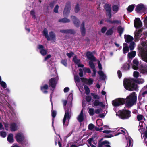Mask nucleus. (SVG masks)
<instances>
[{"label":"nucleus","mask_w":147,"mask_h":147,"mask_svg":"<svg viewBox=\"0 0 147 147\" xmlns=\"http://www.w3.org/2000/svg\"><path fill=\"white\" fill-rule=\"evenodd\" d=\"M104 130L103 132L106 134H109L111 132L117 131V133L115 135H107L105 136L107 138H109L114 136H117L121 134L124 135L126 138V139L129 142L128 146H130L131 145L132 142V139L131 138L129 137L128 136V134L127 131L124 129L117 128L114 129H111L110 130L108 126L104 125L103 126Z\"/></svg>","instance_id":"obj_1"},{"label":"nucleus","mask_w":147,"mask_h":147,"mask_svg":"<svg viewBox=\"0 0 147 147\" xmlns=\"http://www.w3.org/2000/svg\"><path fill=\"white\" fill-rule=\"evenodd\" d=\"M139 48L142 59L147 62V43L145 40L142 41L141 45Z\"/></svg>","instance_id":"obj_2"},{"label":"nucleus","mask_w":147,"mask_h":147,"mask_svg":"<svg viewBox=\"0 0 147 147\" xmlns=\"http://www.w3.org/2000/svg\"><path fill=\"white\" fill-rule=\"evenodd\" d=\"M125 88L127 90H137L138 87L137 84L134 83L131 79H125L123 82Z\"/></svg>","instance_id":"obj_3"},{"label":"nucleus","mask_w":147,"mask_h":147,"mask_svg":"<svg viewBox=\"0 0 147 147\" xmlns=\"http://www.w3.org/2000/svg\"><path fill=\"white\" fill-rule=\"evenodd\" d=\"M136 100V95L133 92L127 97L126 105L128 107H131L135 104Z\"/></svg>","instance_id":"obj_4"},{"label":"nucleus","mask_w":147,"mask_h":147,"mask_svg":"<svg viewBox=\"0 0 147 147\" xmlns=\"http://www.w3.org/2000/svg\"><path fill=\"white\" fill-rule=\"evenodd\" d=\"M131 112L128 110H123L122 111H119L116 113V115L122 119H128L131 116Z\"/></svg>","instance_id":"obj_5"},{"label":"nucleus","mask_w":147,"mask_h":147,"mask_svg":"<svg viewBox=\"0 0 147 147\" xmlns=\"http://www.w3.org/2000/svg\"><path fill=\"white\" fill-rule=\"evenodd\" d=\"M15 137L16 141L19 143L25 145L28 144L27 141L24 140V135L21 132L17 133L16 134Z\"/></svg>","instance_id":"obj_6"},{"label":"nucleus","mask_w":147,"mask_h":147,"mask_svg":"<svg viewBox=\"0 0 147 147\" xmlns=\"http://www.w3.org/2000/svg\"><path fill=\"white\" fill-rule=\"evenodd\" d=\"M65 108V113L63 121V124L64 126L67 127L68 125L69 121L70 118V109H68L66 108Z\"/></svg>","instance_id":"obj_7"},{"label":"nucleus","mask_w":147,"mask_h":147,"mask_svg":"<svg viewBox=\"0 0 147 147\" xmlns=\"http://www.w3.org/2000/svg\"><path fill=\"white\" fill-rule=\"evenodd\" d=\"M125 100L123 98H119L116 99L112 102L113 105L114 106H118L124 104Z\"/></svg>","instance_id":"obj_8"},{"label":"nucleus","mask_w":147,"mask_h":147,"mask_svg":"<svg viewBox=\"0 0 147 147\" xmlns=\"http://www.w3.org/2000/svg\"><path fill=\"white\" fill-rule=\"evenodd\" d=\"M4 125L6 130H8L9 126L10 127V129L11 131H15L17 129V125L14 123H11L9 125L5 124Z\"/></svg>","instance_id":"obj_9"},{"label":"nucleus","mask_w":147,"mask_h":147,"mask_svg":"<svg viewBox=\"0 0 147 147\" xmlns=\"http://www.w3.org/2000/svg\"><path fill=\"white\" fill-rule=\"evenodd\" d=\"M145 9V6L142 4H139L138 5L136 8V11L138 13L143 12Z\"/></svg>","instance_id":"obj_10"},{"label":"nucleus","mask_w":147,"mask_h":147,"mask_svg":"<svg viewBox=\"0 0 147 147\" xmlns=\"http://www.w3.org/2000/svg\"><path fill=\"white\" fill-rule=\"evenodd\" d=\"M58 80V77L52 78L49 81V84L50 86L53 88H54L56 86Z\"/></svg>","instance_id":"obj_11"},{"label":"nucleus","mask_w":147,"mask_h":147,"mask_svg":"<svg viewBox=\"0 0 147 147\" xmlns=\"http://www.w3.org/2000/svg\"><path fill=\"white\" fill-rule=\"evenodd\" d=\"M134 25L136 28H140L142 26V23L139 18H137L134 21Z\"/></svg>","instance_id":"obj_12"},{"label":"nucleus","mask_w":147,"mask_h":147,"mask_svg":"<svg viewBox=\"0 0 147 147\" xmlns=\"http://www.w3.org/2000/svg\"><path fill=\"white\" fill-rule=\"evenodd\" d=\"M38 49L39 50L40 53L43 56L45 55L47 53V51L44 49V47L39 45L37 47Z\"/></svg>","instance_id":"obj_13"},{"label":"nucleus","mask_w":147,"mask_h":147,"mask_svg":"<svg viewBox=\"0 0 147 147\" xmlns=\"http://www.w3.org/2000/svg\"><path fill=\"white\" fill-rule=\"evenodd\" d=\"M93 52L88 51L86 54V57L89 59L93 61H96V59L94 56L93 55Z\"/></svg>","instance_id":"obj_14"},{"label":"nucleus","mask_w":147,"mask_h":147,"mask_svg":"<svg viewBox=\"0 0 147 147\" xmlns=\"http://www.w3.org/2000/svg\"><path fill=\"white\" fill-rule=\"evenodd\" d=\"M145 123L142 121L140 122L139 125V131L141 134L143 133L144 129L145 127Z\"/></svg>","instance_id":"obj_15"},{"label":"nucleus","mask_w":147,"mask_h":147,"mask_svg":"<svg viewBox=\"0 0 147 147\" xmlns=\"http://www.w3.org/2000/svg\"><path fill=\"white\" fill-rule=\"evenodd\" d=\"M73 61L76 64L78 65V67H84V65L80 63V60L77 59L76 56L74 57L73 59Z\"/></svg>","instance_id":"obj_16"},{"label":"nucleus","mask_w":147,"mask_h":147,"mask_svg":"<svg viewBox=\"0 0 147 147\" xmlns=\"http://www.w3.org/2000/svg\"><path fill=\"white\" fill-rule=\"evenodd\" d=\"M93 107L99 106L102 108H104L105 105L102 102H100L98 100H95L93 103Z\"/></svg>","instance_id":"obj_17"},{"label":"nucleus","mask_w":147,"mask_h":147,"mask_svg":"<svg viewBox=\"0 0 147 147\" xmlns=\"http://www.w3.org/2000/svg\"><path fill=\"white\" fill-rule=\"evenodd\" d=\"M141 32V30H136L135 32L134 33V37L136 40L138 41L139 40L140 37V36Z\"/></svg>","instance_id":"obj_18"},{"label":"nucleus","mask_w":147,"mask_h":147,"mask_svg":"<svg viewBox=\"0 0 147 147\" xmlns=\"http://www.w3.org/2000/svg\"><path fill=\"white\" fill-rule=\"evenodd\" d=\"M105 8L107 12L109 18H110L111 17L110 6L108 4H106L105 6Z\"/></svg>","instance_id":"obj_19"},{"label":"nucleus","mask_w":147,"mask_h":147,"mask_svg":"<svg viewBox=\"0 0 147 147\" xmlns=\"http://www.w3.org/2000/svg\"><path fill=\"white\" fill-rule=\"evenodd\" d=\"M133 64L132 66V68L134 70H137L138 69V66L139 64V62L138 60L136 59L133 60Z\"/></svg>","instance_id":"obj_20"},{"label":"nucleus","mask_w":147,"mask_h":147,"mask_svg":"<svg viewBox=\"0 0 147 147\" xmlns=\"http://www.w3.org/2000/svg\"><path fill=\"white\" fill-rule=\"evenodd\" d=\"M49 41L51 40L53 42H55V36L54 33L53 32H51L49 33Z\"/></svg>","instance_id":"obj_21"},{"label":"nucleus","mask_w":147,"mask_h":147,"mask_svg":"<svg viewBox=\"0 0 147 147\" xmlns=\"http://www.w3.org/2000/svg\"><path fill=\"white\" fill-rule=\"evenodd\" d=\"M125 42L127 43L130 42L133 40V37L129 35H125Z\"/></svg>","instance_id":"obj_22"},{"label":"nucleus","mask_w":147,"mask_h":147,"mask_svg":"<svg viewBox=\"0 0 147 147\" xmlns=\"http://www.w3.org/2000/svg\"><path fill=\"white\" fill-rule=\"evenodd\" d=\"M70 9V6L69 5H68V6H67L65 7L63 13L64 16H66L69 15Z\"/></svg>","instance_id":"obj_23"},{"label":"nucleus","mask_w":147,"mask_h":147,"mask_svg":"<svg viewBox=\"0 0 147 147\" xmlns=\"http://www.w3.org/2000/svg\"><path fill=\"white\" fill-rule=\"evenodd\" d=\"M123 51L124 54H126L129 51V48L126 43H125L123 44Z\"/></svg>","instance_id":"obj_24"},{"label":"nucleus","mask_w":147,"mask_h":147,"mask_svg":"<svg viewBox=\"0 0 147 147\" xmlns=\"http://www.w3.org/2000/svg\"><path fill=\"white\" fill-rule=\"evenodd\" d=\"M71 18L74 22L76 26L78 27L79 26L80 22L74 16H71Z\"/></svg>","instance_id":"obj_25"},{"label":"nucleus","mask_w":147,"mask_h":147,"mask_svg":"<svg viewBox=\"0 0 147 147\" xmlns=\"http://www.w3.org/2000/svg\"><path fill=\"white\" fill-rule=\"evenodd\" d=\"M61 32L64 33H71L72 34H74V31L72 30H62L60 31Z\"/></svg>","instance_id":"obj_26"},{"label":"nucleus","mask_w":147,"mask_h":147,"mask_svg":"<svg viewBox=\"0 0 147 147\" xmlns=\"http://www.w3.org/2000/svg\"><path fill=\"white\" fill-rule=\"evenodd\" d=\"M48 88V86L47 84H45L43 86H41V89L43 93L46 94L47 93V91L46 90Z\"/></svg>","instance_id":"obj_27"},{"label":"nucleus","mask_w":147,"mask_h":147,"mask_svg":"<svg viewBox=\"0 0 147 147\" xmlns=\"http://www.w3.org/2000/svg\"><path fill=\"white\" fill-rule=\"evenodd\" d=\"M43 35L44 36H45L48 40H49L50 38L48 34V30L47 29L45 28L43 30Z\"/></svg>","instance_id":"obj_28"},{"label":"nucleus","mask_w":147,"mask_h":147,"mask_svg":"<svg viewBox=\"0 0 147 147\" xmlns=\"http://www.w3.org/2000/svg\"><path fill=\"white\" fill-rule=\"evenodd\" d=\"M7 140L10 143H11L13 142L14 140L12 134H10L8 135L7 137Z\"/></svg>","instance_id":"obj_29"},{"label":"nucleus","mask_w":147,"mask_h":147,"mask_svg":"<svg viewBox=\"0 0 147 147\" xmlns=\"http://www.w3.org/2000/svg\"><path fill=\"white\" fill-rule=\"evenodd\" d=\"M82 111H83L82 110L81 111L80 113L78 115L77 117V119L78 121L80 122L82 121L84 119V117Z\"/></svg>","instance_id":"obj_30"},{"label":"nucleus","mask_w":147,"mask_h":147,"mask_svg":"<svg viewBox=\"0 0 147 147\" xmlns=\"http://www.w3.org/2000/svg\"><path fill=\"white\" fill-rule=\"evenodd\" d=\"M73 100V94L72 93H71L69 95L67 99V102L69 103L68 104L71 105V104L72 101Z\"/></svg>","instance_id":"obj_31"},{"label":"nucleus","mask_w":147,"mask_h":147,"mask_svg":"<svg viewBox=\"0 0 147 147\" xmlns=\"http://www.w3.org/2000/svg\"><path fill=\"white\" fill-rule=\"evenodd\" d=\"M81 31L82 35H84L85 33V29L84 26V22H82L81 25Z\"/></svg>","instance_id":"obj_32"},{"label":"nucleus","mask_w":147,"mask_h":147,"mask_svg":"<svg viewBox=\"0 0 147 147\" xmlns=\"http://www.w3.org/2000/svg\"><path fill=\"white\" fill-rule=\"evenodd\" d=\"M136 54V52L132 51L128 53V57L129 58H132L135 56Z\"/></svg>","instance_id":"obj_33"},{"label":"nucleus","mask_w":147,"mask_h":147,"mask_svg":"<svg viewBox=\"0 0 147 147\" xmlns=\"http://www.w3.org/2000/svg\"><path fill=\"white\" fill-rule=\"evenodd\" d=\"M98 73L102 79H104L106 78V75L102 71H98Z\"/></svg>","instance_id":"obj_34"},{"label":"nucleus","mask_w":147,"mask_h":147,"mask_svg":"<svg viewBox=\"0 0 147 147\" xmlns=\"http://www.w3.org/2000/svg\"><path fill=\"white\" fill-rule=\"evenodd\" d=\"M140 71L142 74H147V66L142 67L140 70Z\"/></svg>","instance_id":"obj_35"},{"label":"nucleus","mask_w":147,"mask_h":147,"mask_svg":"<svg viewBox=\"0 0 147 147\" xmlns=\"http://www.w3.org/2000/svg\"><path fill=\"white\" fill-rule=\"evenodd\" d=\"M134 7V5H131L129 6L127 9V11L128 12H132Z\"/></svg>","instance_id":"obj_36"},{"label":"nucleus","mask_w":147,"mask_h":147,"mask_svg":"<svg viewBox=\"0 0 147 147\" xmlns=\"http://www.w3.org/2000/svg\"><path fill=\"white\" fill-rule=\"evenodd\" d=\"M59 21L61 22L66 23L69 22V20L67 19L66 18H65L62 19H59Z\"/></svg>","instance_id":"obj_37"},{"label":"nucleus","mask_w":147,"mask_h":147,"mask_svg":"<svg viewBox=\"0 0 147 147\" xmlns=\"http://www.w3.org/2000/svg\"><path fill=\"white\" fill-rule=\"evenodd\" d=\"M85 82L88 85H90L92 84L93 81V80L91 78L89 79H85Z\"/></svg>","instance_id":"obj_38"},{"label":"nucleus","mask_w":147,"mask_h":147,"mask_svg":"<svg viewBox=\"0 0 147 147\" xmlns=\"http://www.w3.org/2000/svg\"><path fill=\"white\" fill-rule=\"evenodd\" d=\"M74 79L77 85L78 86V83L80 82V79L78 76H74Z\"/></svg>","instance_id":"obj_39"},{"label":"nucleus","mask_w":147,"mask_h":147,"mask_svg":"<svg viewBox=\"0 0 147 147\" xmlns=\"http://www.w3.org/2000/svg\"><path fill=\"white\" fill-rule=\"evenodd\" d=\"M135 82L136 83L139 84H141L143 83L144 81L143 79H139L136 80Z\"/></svg>","instance_id":"obj_40"},{"label":"nucleus","mask_w":147,"mask_h":147,"mask_svg":"<svg viewBox=\"0 0 147 147\" xmlns=\"http://www.w3.org/2000/svg\"><path fill=\"white\" fill-rule=\"evenodd\" d=\"M92 61L91 60L89 62V65L90 66V67L91 68L93 69H95V65L94 63H93Z\"/></svg>","instance_id":"obj_41"},{"label":"nucleus","mask_w":147,"mask_h":147,"mask_svg":"<svg viewBox=\"0 0 147 147\" xmlns=\"http://www.w3.org/2000/svg\"><path fill=\"white\" fill-rule=\"evenodd\" d=\"M88 112L90 115L91 116H93L94 113V109L93 108H89Z\"/></svg>","instance_id":"obj_42"},{"label":"nucleus","mask_w":147,"mask_h":147,"mask_svg":"<svg viewBox=\"0 0 147 147\" xmlns=\"http://www.w3.org/2000/svg\"><path fill=\"white\" fill-rule=\"evenodd\" d=\"M129 65L127 63L125 64L123 66L122 68L124 70H128L129 68Z\"/></svg>","instance_id":"obj_43"},{"label":"nucleus","mask_w":147,"mask_h":147,"mask_svg":"<svg viewBox=\"0 0 147 147\" xmlns=\"http://www.w3.org/2000/svg\"><path fill=\"white\" fill-rule=\"evenodd\" d=\"M135 44L133 42H131L130 44V45L129 46V48L131 50H132L134 49L135 46Z\"/></svg>","instance_id":"obj_44"},{"label":"nucleus","mask_w":147,"mask_h":147,"mask_svg":"<svg viewBox=\"0 0 147 147\" xmlns=\"http://www.w3.org/2000/svg\"><path fill=\"white\" fill-rule=\"evenodd\" d=\"M0 84L4 88H5L7 87V85L6 83L3 81H2L0 82Z\"/></svg>","instance_id":"obj_45"},{"label":"nucleus","mask_w":147,"mask_h":147,"mask_svg":"<svg viewBox=\"0 0 147 147\" xmlns=\"http://www.w3.org/2000/svg\"><path fill=\"white\" fill-rule=\"evenodd\" d=\"M137 118L138 121H140L144 119V117L142 115L139 114L137 115Z\"/></svg>","instance_id":"obj_46"},{"label":"nucleus","mask_w":147,"mask_h":147,"mask_svg":"<svg viewBox=\"0 0 147 147\" xmlns=\"http://www.w3.org/2000/svg\"><path fill=\"white\" fill-rule=\"evenodd\" d=\"M118 30L119 33L120 35L121 36V34L123 31L124 28H123L121 26H120L118 28Z\"/></svg>","instance_id":"obj_47"},{"label":"nucleus","mask_w":147,"mask_h":147,"mask_svg":"<svg viewBox=\"0 0 147 147\" xmlns=\"http://www.w3.org/2000/svg\"><path fill=\"white\" fill-rule=\"evenodd\" d=\"M84 88L85 90L86 94H88L90 92V90L88 87L86 86H84Z\"/></svg>","instance_id":"obj_48"},{"label":"nucleus","mask_w":147,"mask_h":147,"mask_svg":"<svg viewBox=\"0 0 147 147\" xmlns=\"http://www.w3.org/2000/svg\"><path fill=\"white\" fill-rule=\"evenodd\" d=\"M113 11L115 13L119 9V7L117 5H114L113 8Z\"/></svg>","instance_id":"obj_49"},{"label":"nucleus","mask_w":147,"mask_h":147,"mask_svg":"<svg viewBox=\"0 0 147 147\" xmlns=\"http://www.w3.org/2000/svg\"><path fill=\"white\" fill-rule=\"evenodd\" d=\"M67 60L66 59H64L62 60L61 63L65 66H66L67 65Z\"/></svg>","instance_id":"obj_50"},{"label":"nucleus","mask_w":147,"mask_h":147,"mask_svg":"<svg viewBox=\"0 0 147 147\" xmlns=\"http://www.w3.org/2000/svg\"><path fill=\"white\" fill-rule=\"evenodd\" d=\"M83 70L84 72L85 73H91V71L90 69L89 68H84L83 69Z\"/></svg>","instance_id":"obj_51"},{"label":"nucleus","mask_w":147,"mask_h":147,"mask_svg":"<svg viewBox=\"0 0 147 147\" xmlns=\"http://www.w3.org/2000/svg\"><path fill=\"white\" fill-rule=\"evenodd\" d=\"M94 127V125L92 124H89L88 126V129L92 130Z\"/></svg>","instance_id":"obj_52"},{"label":"nucleus","mask_w":147,"mask_h":147,"mask_svg":"<svg viewBox=\"0 0 147 147\" xmlns=\"http://www.w3.org/2000/svg\"><path fill=\"white\" fill-rule=\"evenodd\" d=\"M133 76L134 77L138 78L139 76V73L137 71H134L133 73Z\"/></svg>","instance_id":"obj_53"},{"label":"nucleus","mask_w":147,"mask_h":147,"mask_svg":"<svg viewBox=\"0 0 147 147\" xmlns=\"http://www.w3.org/2000/svg\"><path fill=\"white\" fill-rule=\"evenodd\" d=\"M113 32L112 29H109L107 31L106 34L107 35H111L113 33Z\"/></svg>","instance_id":"obj_54"},{"label":"nucleus","mask_w":147,"mask_h":147,"mask_svg":"<svg viewBox=\"0 0 147 147\" xmlns=\"http://www.w3.org/2000/svg\"><path fill=\"white\" fill-rule=\"evenodd\" d=\"M0 135L3 137H5L6 136V133L5 132L1 131L0 133Z\"/></svg>","instance_id":"obj_55"},{"label":"nucleus","mask_w":147,"mask_h":147,"mask_svg":"<svg viewBox=\"0 0 147 147\" xmlns=\"http://www.w3.org/2000/svg\"><path fill=\"white\" fill-rule=\"evenodd\" d=\"M91 95L93 97V98L95 99H99V97L98 95H96L94 93H92Z\"/></svg>","instance_id":"obj_56"},{"label":"nucleus","mask_w":147,"mask_h":147,"mask_svg":"<svg viewBox=\"0 0 147 147\" xmlns=\"http://www.w3.org/2000/svg\"><path fill=\"white\" fill-rule=\"evenodd\" d=\"M102 110L101 109L99 108L97 109L95 111V112L96 114H99L102 111Z\"/></svg>","instance_id":"obj_57"},{"label":"nucleus","mask_w":147,"mask_h":147,"mask_svg":"<svg viewBox=\"0 0 147 147\" xmlns=\"http://www.w3.org/2000/svg\"><path fill=\"white\" fill-rule=\"evenodd\" d=\"M79 10V6L78 5H77L75 7V11L76 13H77Z\"/></svg>","instance_id":"obj_58"},{"label":"nucleus","mask_w":147,"mask_h":147,"mask_svg":"<svg viewBox=\"0 0 147 147\" xmlns=\"http://www.w3.org/2000/svg\"><path fill=\"white\" fill-rule=\"evenodd\" d=\"M74 53L72 52H70L69 53L67 54V55L68 57L69 58H71L72 55H74Z\"/></svg>","instance_id":"obj_59"},{"label":"nucleus","mask_w":147,"mask_h":147,"mask_svg":"<svg viewBox=\"0 0 147 147\" xmlns=\"http://www.w3.org/2000/svg\"><path fill=\"white\" fill-rule=\"evenodd\" d=\"M144 22L145 27L147 28V16L144 19Z\"/></svg>","instance_id":"obj_60"},{"label":"nucleus","mask_w":147,"mask_h":147,"mask_svg":"<svg viewBox=\"0 0 147 147\" xmlns=\"http://www.w3.org/2000/svg\"><path fill=\"white\" fill-rule=\"evenodd\" d=\"M30 13L32 16V18L34 19L35 18V12L34 11H31L30 12Z\"/></svg>","instance_id":"obj_61"},{"label":"nucleus","mask_w":147,"mask_h":147,"mask_svg":"<svg viewBox=\"0 0 147 147\" xmlns=\"http://www.w3.org/2000/svg\"><path fill=\"white\" fill-rule=\"evenodd\" d=\"M51 55L50 54L48 55L45 58L44 61H47L48 59L51 58Z\"/></svg>","instance_id":"obj_62"},{"label":"nucleus","mask_w":147,"mask_h":147,"mask_svg":"<svg viewBox=\"0 0 147 147\" xmlns=\"http://www.w3.org/2000/svg\"><path fill=\"white\" fill-rule=\"evenodd\" d=\"M86 100L87 102H89L91 100V97L90 96H87L86 97Z\"/></svg>","instance_id":"obj_63"},{"label":"nucleus","mask_w":147,"mask_h":147,"mask_svg":"<svg viewBox=\"0 0 147 147\" xmlns=\"http://www.w3.org/2000/svg\"><path fill=\"white\" fill-rule=\"evenodd\" d=\"M56 115V112L55 111H52V116L53 118H54Z\"/></svg>","instance_id":"obj_64"}]
</instances>
